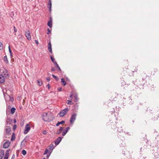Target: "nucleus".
Instances as JSON below:
<instances>
[{"mask_svg":"<svg viewBox=\"0 0 159 159\" xmlns=\"http://www.w3.org/2000/svg\"><path fill=\"white\" fill-rule=\"evenodd\" d=\"M62 88H60L58 89V90L59 91H61V90Z\"/></svg>","mask_w":159,"mask_h":159,"instance_id":"58836bf2","label":"nucleus"},{"mask_svg":"<svg viewBox=\"0 0 159 159\" xmlns=\"http://www.w3.org/2000/svg\"><path fill=\"white\" fill-rule=\"evenodd\" d=\"M52 17L50 16L49 17V20L48 21L47 25L50 28H51L52 27Z\"/></svg>","mask_w":159,"mask_h":159,"instance_id":"39448f33","label":"nucleus"},{"mask_svg":"<svg viewBox=\"0 0 159 159\" xmlns=\"http://www.w3.org/2000/svg\"><path fill=\"white\" fill-rule=\"evenodd\" d=\"M30 129V124H27L25 127V129L24 131V134H27Z\"/></svg>","mask_w":159,"mask_h":159,"instance_id":"20e7f679","label":"nucleus"},{"mask_svg":"<svg viewBox=\"0 0 159 159\" xmlns=\"http://www.w3.org/2000/svg\"><path fill=\"white\" fill-rule=\"evenodd\" d=\"M16 122V119H14V123H15Z\"/></svg>","mask_w":159,"mask_h":159,"instance_id":"09e8293b","label":"nucleus"},{"mask_svg":"<svg viewBox=\"0 0 159 159\" xmlns=\"http://www.w3.org/2000/svg\"><path fill=\"white\" fill-rule=\"evenodd\" d=\"M43 120L45 121H50L53 120V118L51 117L48 115V114L44 113L42 114Z\"/></svg>","mask_w":159,"mask_h":159,"instance_id":"f257e3e1","label":"nucleus"},{"mask_svg":"<svg viewBox=\"0 0 159 159\" xmlns=\"http://www.w3.org/2000/svg\"><path fill=\"white\" fill-rule=\"evenodd\" d=\"M57 68L58 69V70L60 71H61V69L60 68L59 66L58 67H57Z\"/></svg>","mask_w":159,"mask_h":159,"instance_id":"a18cd8bd","label":"nucleus"},{"mask_svg":"<svg viewBox=\"0 0 159 159\" xmlns=\"http://www.w3.org/2000/svg\"><path fill=\"white\" fill-rule=\"evenodd\" d=\"M6 131L7 134H9L11 131V127L7 126L6 128Z\"/></svg>","mask_w":159,"mask_h":159,"instance_id":"f8f14e48","label":"nucleus"},{"mask_svg":"<svg viewBox=\"0 0 159 159\" xmlns=\"http://www.w3.org/2000/svg\"><path fill=\"white\" fill-rule=\"evenodd\" d=\"M48 149H46L45 150V152L44 153V155L46 154L48 152Z\"/></svg>","mask_w":159,"mask_h":159,"instance_id":"473e14b6","label":"nucleus"},{"mask_svg":"<svg viewBox=\"0 0 159 159\" xmlns=\"http://www.w3.org/2000/svg\"><path fill=\"white\" fill-rule=\"evenodd\" d=\"M10 144V142L9 141H7L4 143L3 147L5 148H7L9 147Z\"/></svg>","mask_w":159,"mask_h":159,"instance_id":"423d86ee","label":"nucleus"},{"mask_svg":"<svg viewBox=\"0 0 159 159\" xmlns=\"http://www.w3.org/2000/svg\"><path fill=\"white\" fill-rule=\"evenodd\" d=\"M69 109L67 108H66L60 112L59 115L60 117H63L64 116L68 111Z\"/></svg>","mask_w":159,"mask_h":159,"instance_id":"f03ea898","label":"nucleus"},{"mask_svg":"<svg viewBox=\"0 0 159 159\" xmlns=\"http://www.w3.org/2000/svg\"><path fill=\"white\" fill-rule=\"evenodd\" d=\"M54 64L55 66V67H56V68H57V67H59L58 65L57 62H54Z\"/></svg>","mask_w":159,"mask_h":159,"instance_id":"c756f323","label":"nucleus"},{"mask_svg":"<svg viewBox=\"0 0 159 159\" xmlns=\"http://www.w3.org/2000/svg\"><path fill=\"white\" fill-rule=\"evenodd\" d=\"M4 154V151L2 150H0V159H2Z\"/></svg>","mask_w":159,"mask_h":159,"instance_id":"2eb2a0df","label":"nucleus"},{"mask_svg":"<svg viewBox=\"0 0 159 159\" xmlns=\"http://www.w3.org/2000/svg\"><path fill=\"white\" fill-rule=\"evenodd\" d=\"M15 134L14 133H13V134L12 135V136L11 138V141H13L15 139Z\"/></svg>","mask_w":159,"mask_h":159,"instance_id":"4be33fe9","label":"nucleus"},{"mask_svg":"<svg viewBox=\"0 0 159 159\" xmlns=\"http://www.w3.org/2000/svg\"><path fill=\"white\" fill-rule=\"evenodd\" d=\"M76 114L74 113L71 116L70 120V124H73L76 119Z\"/></svg>","mask_w":159,"mask_h":159,"instance_id":"7ed1b4c3","label":"nucleus"},{"mask_svg":"<svg viewBox=\"0 0 159 159\" xmlns=\"http://www.w3.org/2000/svg\"><path fill=\"white\" fill-rule=\"evenodd\" d=\"M75 100H78V97L77 95H75Z\"/></svg>","mask_w":159,"mask_h":159,"instance_id":"f704fd0d","label":"nucleus"},{"mask_svg":"<svg viewBox=\"0 0 159 159\" xmlns=\"http://www.w3.org/2000/svg\"><path fill=\"white\" fill-rule=\"evenodd\" d=\"M43 159H46V158H43Z\"/></svg>","mask_w":159,"mask_h":159,"instance_id":"3c124183","label":"nucleus"},{"mask_svg":"<svg viewBox=\"0 0 159 159\" xmlns=\"http://www.w3.org/2000/svg\"><path fill=\"white\" fill-rule=\"evenodd\" d=\"M1 73H2V75L4 76L7 77V76L8 75L7 71L6 69H4V70H1Z\"/></svg>","mask_w":159,"mask_h":159,"instance_id":"0eeeda50","label":"nucleus"},{"mask_svg":"<svg viewBox=\"0 0 159 159\" xmlns=\"http://www.w3.org/2000/svg\"><path fill=\"white\" fill-rule=\"evenodd\" d=\"M5 79L4 76L0 74V83H3L5 82Z\"/></svg>","mask_w":159,"mask_h":159,"instance_id":"9d476101","label":"nucleus"},{"mask_svg":"<svg viewBox=\"0 0 159 159\" xmlns=\"http://www.w3.org/2000/svg\"><path fill=\"white\" fill-rule=\"evenodd\" d=\"M48 7L49 8V11H51V8L52 7V3L51 0H49Z\"/></svg>","mask_w":159,"mask_h":159,"instance_id":"4468645a","label":"nucleus"},{"mask_svg":"<svg viewBox=\"0 0 159 159\" xmlns=\"http://www.w3.org/2000/svg\"><path fill=\"white\" fill-rule=\"evenodd\" d=\"M46 79L48 81H49L50 80V78L49 77L47 78Z\"/></svg>","mask_w":159,"mask_h":159,"instance_id":"79ce46f5","label":"nucleus"},{"mask_svg":"<svg viewBox=\"0 0 159 159\" xmlns=\"http://www.w3.org/2000/svg\"><path fill=\"white\" fill-rule=\"evenodd\" d=\"M63 128H64L63 127H61L60 128V129H59V130L57 131V134H60L61 133V131L63 130Z\"/></svg>","mask_w":159,"mask_h":159,"instance_id":"f3484780","label":"nucleus"},{"mask_svg":"<svg viewBox=\"0 0 159 159\" xmlns=\"http://www.w3.org/2000/svg\"><path fill=\"white\" fill-rule=\"evenodd\" d=\"M47 31H47V34H49L50 33V29H49V28H48L47 29Z\"/></svg>","mask_w":159,"mask_h":159,"instance_id":"72a5a7b5","label":"nucleus"},{"mask_svg":"<svg viewBox=\"0 0 159 159\" xmlns=\"http://www.w3.org/2000/svg\"><path fill=\"white\" fill-rule=\"evenodd\" d=\"M62 139L61 137H59L55 141V145H58L61 141Z\"/></svg>","mask_w":159,"mask_h":159,"instance_id":"6e6552de","label":"nucleus"},{"mask_svg":"<svg viewBox=\"0 0 159 159\" xmlns=\"http://www.w3.org/2000/svg\"><path fill=\"white\" fill-rule=\"evenodd\" d=\"M9 52H10V55H11V57H12V52H11V48H10V46H9Z\"/></svg>","mask_w":159,"mask_h":159,"instance_id":"a878e982","label":"nucleus"},{"mask_svg":"<svg viewBox=\"0 0 159 159\" xmlns=\"http://www.w3.org/2000/svg\"><path fill=\"white\" fill-rule=\"evenodd\" d=\"M72 96V95H71L70 96V98H71Z\"/></svg>","mask_w":159,"mask_h":159,"instance_id":"8fccbe9b","label":"nucleus"},{"mask_svg":"<svg viewBox=\"0 0 159 159\" xmlns=\"http://www.w3.org/2000/svg\"><path fill=\"white\" fill-rule=\"evenodd\" d=\"M46 132H46V131H45V130H44V131H43V134H46Z\"/></svg>","mask_w":159,"mask_h":159,"instance_id":"a19ab883","label":"nucleus"},{"mask_svg":"<svg viewBox=\"0 0 159 159\" xmlns=\"http://www.w3.org/2000/svg\"><path fill=\"white\" fill-rule=\"evenodd\" d=\"M8 96L10 98V100H11V101H12V100H13L14 99H13V98H11V97L10 96H9V95H8Z\"/></svg>","mask_w":159,"mask_h":159,"instance_id":"c9c22d12","label":"nucleus"},{"mask_svg":"<svg viewBox=\"0 0 159 159\" xmlns=\"http://www.w3.org/2000/svg\"><path fill=\"white\" fill-rule=\"evenodd\" d=\"M35 42L36 43L37 45H38L39 44V42H38V40H35Z\"/></svg>","mask_w":159,"mask_h":159,"instance_id":"ea45409f","label":"nucleus"},{"mask_svg":"<svg viewBox=\"0 0 159 159\" xmlns=\"http://www.w3.org/2000/svg\"><path fill=\"white\" fill-rule=\"evenodd\" d=\"M27 1H30V0H27Z\"/></svg>","mask_w":159,"mask_h":159,"instance_id":"603ef678","label":"nucleus"},{"mask_svg":"<svg viewBox=\"0 0 159 159\" xmlns=\"http://www.w3.org/2000/svg\"><path fill=\"white\" fill-rule=\"evenodd\" d=\"M14 31L16 32L17 30H16L15 27L14 26Z\"/></svg>","mask_w":159,"mask_h":159,"instance_id":"49530a36","label":"nucleus"},{"mask_svg":"<svg viewBox=\"0 0 159 159\" xmlns=\"http://www.w3.org/2000/svg\"><path fill=\"white\" fill-rule=\"evenodd\" d=\"M16 128V125H14V129H15Z\"/></svg>","mask_w":159,"mask_h":159,"instance_id":"de8ad7c7","label":"nucleus"},{"mask_svg":"<svg viewBox=\"0 0 159 159\" xmlns=\"http://www.w3.org/2000/svg\"><path fill=\"white\" fill-rule=\"evenodd\" d=\"M42 82L41 81H40L39 80H37V84L39 86H41L42 85Z\"/></svg>","mask_w":159,"mask_h":159,"instance_id":"412c9836","label":"nucleus"},{"mask_svg":"<svg viewBox=\"0 0 159 159\" xmlns=\"http://www.w3.org/2000/svg\"><path fill=\"white\" fill-rule=\"evenodd\" d=\"M3 48V45L1 42H0V50H1Z\"/></svg>","mask_w":159,"mask_h":159,"instance_id":"2f4dec72","label":"nucleus"},{"mask_svg":"<svg viewBox=\"0 0 159 159\" xmlns=\"http://www.w3.org/2000/svg\"><path fill=\"white\" fill-rule=\"evenodd\" d=\"M68 102L67 103V104H72L73 103H72V101L71 100H67Z\"/></svg>","mask_w":159,"mask_h":159,"instance_id":"7c9ffc66","label":"nucleus"},{"mask_svg":"<svg viewBox=\"0 0 159 159\" xmlns=\"http://www.w3.org/2000/svg\"><path fill=\"white\" fill-rule=\"evenodd\" d=\"M25 36L28 40L31 39L30 34L29 31H28L25 33Z\"/></svg>","mask_w":159,"mask_h":159,"instance_id":"1a4fd4ad","label":"nucleus"},{"mask_svg":"<svg viewBox=\"0 0 159 159\" xmlns=\"http://www.w3.org/2000/svg\"><path fill=\"white\" fill-rule=\"evenodd\" d=\"M8 157L5 156L4 159H8Z\"/></svg>","mask_w":159,"mask_h":159,"instance_id":"c03bdc74","label":"nucleus"},{"mask_svg":"<svg viewBox=\"0 0 159 159\" xmlns=\"http://www.w3.org/2000/svg\"><path fill=\"white\" fill-rule=\"evenodd\" d=\"M54 148V145L53 144H51L49 147V149L50 151H52Z\"/></svg>","mask_w":159,"mask_h":159,"instance_id":"dca6fc26","label":"nucleus"},{"mask_svg":"<svg viewBox=\"0 0 159 159\" xmlns=\"http://www.w3.org/2000/svg\"><path fill=\"white\" fill-rule=\"evenodd\" d=\"M16 109L14 107H12L11 110V113L12 114H13L15 112Z\"/></svg>","mask_w":159,"mask_h":159,"instance_id":"aec40b11","label":"nucleus"},{"mask_svg":"<svg viewBox=\"0 0 159 159\" xmlns=\"http://www.w3.org/2000/svg\"><path fill=\"white\" fill-rule=\"evenodd\" d=\"M12 121V120L11 119L9 118H7V124L8 123H9V124H10L11 122Z\"/></svg>","mask_w":159,"mask_h":159,"instance_id":"5701e85b","label":"nucleus"},{"mask_svg":"<svg viewBox=\"0 0 159 159\" xmlns=\"http://www.w3.org/2000/svg\"><path fill=\"white\" fill-rule=\"evenodd\" d=\"M47 87H48V89H50V85L49 84H48L47 85Z\"/></svg>","mask_w":159,"mask_h":159,"instance_id":"4c0bfd02","label":"nucleus"},{"mask_svg":"<svg viewBox=\"0 0 159 159\" xmlns=\"http://www.w3.org/2000/svg\"><path fill=\"white\" fill-rule=\"evenodd\" d=\"M48 49L49 52L52 53V51L51 43L50 42H49L48 43Z\"/></svg>","mask_w":159,"mask_h":159,"instance_id":"9b49d317","label":"nucleus"},{"mask_svg":"<svg viewBox=\"0 0 159 159\" xmlns=\"http://www.w3.org/2000/svg\"><path fill=\"white\" fill-rule=\"evenodd\" d=\"M70 128L69 127H67L66 128L65 130L62 133V135L63 136H65L67 133L68 132V130L70 129Z\"/></svg>","mask_w":159,"mask_h":159,"instance_id":"ddd939ff","label":"nucleus"},{"mask_svg":"<svg viewBox=\"0 0 159 159\" xmlns=\"http://www.w3.org/2000/svg\"><path fill=\"white\" fill-rule=\"evenodd\" d=\"M52 77L57 80V81L59 79L56 76H55V75H52Z\"/></svg>","mask_w":159,"mask_h":159,"instance_id":"c85d7f7f","label":"nucleus"},{"mask_svg":"<svg viewBox=\"0 0 159 159\" xmlns=\"http://www.w3.org/2000/svg\"><path fill=\"white\" fill-rule=\"evenodd\" d=\"M61 82L63 84L64 86H65L66 85V82L64 80L63 78H62L61 79Z\"/></svg>","mask_w":159,"mask_h":159,"instance_id":"6ab92c4d","label":"nucleus"},{"mask_svg":"<svg viewBox=\"0 0 159 159\" xmlns=\"http://www.w3.org/2000/svg\"><path fill=\"white\" fill-rule=\"evenodd\" d=\"M22 153L23 155H25L26 154V152L25 150H23L22 151Z\"/></svg>","mask_w":159,"mask_h":159,"instance_id":"cd10ccee","label":"nucleus"},{"mask_svg":"<svg viewBox=\"0 0 159 159\" xmlns=\"http://www.w3.org/2000/svg\"><path fill=\"white\" fill-rule=\"evenodd\" d=\"M15 155L14 154H13L12 157H11V159H15Z\"/></svg>","mask_w":159,"mask_h":159,"instance_id":"e433bc0d","label":"nucleus"},{"mask_svg":"<svg viewBox=\"0 0 159 159\" xmlns=\"http://www.w3.org/2000/svg\"><path fill=\"white\" fill-rule=\"evenodd\" d=\"M9 150H7V151L6 152L5 156H6V157H9Z\"/></svg>","mask_w":159,"mask_h":159,"instance_id":"b1692460","label":"nucleus"},{"mask_svg":"<svg viewBox=\"0 0 159 159\" xmlns=\"http://www.w3.org/2000/svg\"><path fill=\"white\" fill-rule=\"evenodd\" d=\"M65 123V121L64 120L61 121V122H58L57 124H56V125L57 126H59L60 124H63Z\"/></svg>","mask_w":159,"mask_h":159,"instance_id":"a211bd4d","label":"nucleus"},{"mask_svg":"<svg viewBox=\"0 0 159 159\" xmlns=\"http://www.w3.org/2000/svg\"><path fill=\"white\" fill-rule=\"evenodd\" d=\"M4 60L6 63H7L8 62V61L7 60V57L6 56H5L4 57Z\"/></svg>","mask_w":159,"mask_h":159,"instance_id":"393cba45","label":"nucleus"},{"mask_svg":"<svg viewBox=\"0 0 159 159\" xmlns=\"http://www.w3.org/2000/svg\"><path fill=\"white\" fill-rule=\"evenodd\" d=\"M50 58H51V61L53 63H54V62H56L55 61V59L54 58H53L52 56H51Z\"/></svg>","mask_w":159,"mask_h":159,"instance_id":"bb28decb","label":"nucleus"},{"mask_svg":"<svg viewBox=\"0 0 159 159\" xmlns=\"http://www.w3.org/2000/svg\"><path fill=\"white\" fill-rule=\"evenodd\" d=\"M55 70V69L54 68H52L51 69V71H54Z\"/></svg>","mask_w":159,"mask_h":159,"instance_id":"37998d69","label":"nucleus"}]
</instances>
